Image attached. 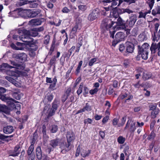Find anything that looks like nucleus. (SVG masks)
I'll use <instances>...</instances> for the list:
<instances>
[{
	"label": "nucleus",
	"instance_id": "obj_1",
	"mask_svg": "<svg viewBox=\"0 0 160 160\" xmlns=\"http://www.w3.org/2000/svg\"><path fill=\"white\" fill-rule=\"evenodd\" d=\"M60 105V101L56 99H55L52 104V107L49 109V105H46L44 108L43 111V113L47 116L46 120L48 119L50 117L53 116L55 113L58 107Z\"/></svg>",
	"mask_w": 160,
	"mask_h": 160
},
{
	"label": "nucleus",
	"instance_id": "obj_2",
	"mask_svg": "<svg viewBox=\"0 0 160 160\" xmlns=\"http://www.w3.org/2000/svg\"><path fill=\"white\" fill-rule=\"evenodd\" d=\"M28 71V70H25L24 71H19L17 70H15V71H11V83L13 85L16 87L19 86V83L16 79L20 76H25Z\"/></svg>",
	"mask_w": 160,
	"mask_h": 160
},
{
	"label": "nucleus",
	"instance_id": "obj_3",
	"mask_svg": "<svg viewBox=\"0 0 160 160\" xmlns=\"http://www.w3.org/2000/svg\"><path fill=\"white\" fill-rule=\"evenodd\" d=\"M24 29L19 30L18 31V33L20 35L22 36L21 40L23 42L27 43V44H29L32 43L33 41V39L30 38V35H27L25 33H23Z\"/></svg>",
	"mask_w": 160,
	"mask_h": 160
},
{
	"label": "nucleus",
	"instance_id": "obj_4",
	"mask_svg": "<svg viewBox=\"0 0 160 160\" xmlns=\"http://www.w3.org/2000/svg\"><path fill=\"white\" fill-rule=\"evenodd\" d=\"M12 101H14L13 99L11 98V110L13 112V113H16L17 115H19L20 114V111L21 106L20 104L17 103V101L15 102V103H12Z\"/></svg>",
	"mask_w": 160,
	"mask_h": 160
},
{
	"label": "nucleus",
	"instance_id": "obj_5",
	"mask_svg": "<svg viewBox=\"0 0 160 160\" xmlns=\"http://www.w3.org/2000/svg\"><path fill=\"white\" fill-rule=\"evenodd\" d=\"M72 148L71 143L69 142H62L60 145V148L62 150L61 152L65 153L66 152L70 150Z\"/></svg>",
	"mask_w": 160,
	"mask_h": 160
},
{
	"label": "nucleus",
	"instance_id": "obj_6",
	"mask_svg": "<svg viewBox=\"0 0 160 160\" xmlns=\"http://www.w3.org/2000/svg\"><path fill=\"white\" fill-rule=\"evenodd\" d=\"M114 23L111 19L105 18L102 21L101 26L104 29L108 30L111 28Z\"/></svg>",
	"mask_w": 160,
	"mask_h": 160
},
{
	"label": "nucleus",
	"instance_id": "obj_7",
	"mask_svg": "<svg viewBox=\"0 0 160 160\" xmlns=\"http://www.w3.org/2000/svg\"><path fill=\"white\" fill-rule=\"evenodd\" d=\"M99 10L98 8L93 9L88 17V20L92 21L97 18L99 16Z\"/></svg>",
	"mask_w": 160,
	"mask_h": 160
},
{
	"label": "nucleus",
	"instance_id": "obj_8",
	"mask_svg": "<svg viewBox=\"0 0 160 160\" xmlns=\"http://www.w3.org/2000/svg\"><path fill=\"white\" fill-rule=\"evenodd\" d=\"M119 0H102L100 2L104 6L108 5L111 7L116 6L119 3Z\"/></svg>",
	"mask_w": 160,
	"mask_h": 160
},
{
	"label": "nucleus",
	"instance_id": "obj_9",
	"mask_svg": "<svg viewBox=\"0 0 160 160\" xmlns=\"http://www.w3.org/2000/svg\"><path fill=\"white\" fill-rule=\"evenodd\" d=\"M12 57L16 59H18L21 63L25 62L27 59V55L24 53L13 54L12 55Z\"/></svg>",
	"mask_w": 160,
	"mask_h": 160
},
{
	"label": "nucleus",
	"instance_id": "obj_10",
	"mask_svg": "<svg viewBox=\"0 0 160 160\" xmlns=\"http://www.w3.org/2000/svg\"><path fill=\"white\" fill-rule=\"evenodd\" d=\"M41 12V10L38 9L29 10L27 14V16L29 18H33L38 16Z\"/></svg>",
	"mask_w": 160,
	"mask_h": 160
},
{
	"label": "nucleus",
	"instance_id": "obj_11",
	"mask_svg": "<svg viewBox=\"0 0 160 160\" xmlns=\"http://www.w3.org/2000/svg\"><path fill=\"white\" fill-rule=\"evenodd\" d=\"M125 37V35L123 32H118L115 35L114 41L116 43H118L119 42L124 41Z\"/></svg>",
	"mask_w": 160,
	"mask_h": 160
},
{
	"label": "nucleus",
	"instance_id": "obj_12",
	"mask_svg": "<svg viewBox=\"0 0 160 160\" xmlns=\"http://www.w3.org/2000/svg\"><path fill=\"white\" fill-rule=\"evenodd\" d=\"M11 64L13 65V66H11V69L15 68L17 69L23 70L25 68V65L24 63L19 64L11 61Z\"/></svg>",
	"mask_w": 160,
	"mask_h": 160
},
{
	"label": "nucleus",
	"instance_id": "obj_13",
	"mask_svg": "<svg viewBox=\"0 0 160 160\" xmlns=\"http://www.w3.org/2000/svg\"><path fill=\"white\" fill-rule=\"evenodd\" d=\"M0 70L8 74L10 73V66L6 63H3L0 65Z\"/></svg>",
	"mask_w": 160,
	"mask_h": 160
},
{
	"label": "nucleus",
	"instance_id": "obj_14",
	"mask_svg": "<svg viewBox=\"0 0 160 160\" xmlns=\"http://www.w3.org/2000/svg\"><path fill=\"white\" fill-rule=\"evenodd\" d=\"M66 138L67 142L71 143L75 139V136L73 132L68 131L67 133Z\"/></svg>",
	"mask_w": 160,
	"mask_h": 160
},
{
	"label": "nucleus",
	"instance_id": "obj_15",
	"mask_svg": "<svg viewBox=\"0 0 160 160\" xmlns=\"http://www.w3.org/2000/svg\"><path fill=\"white\" fill-rule=\"evenodd\" d=\"M23 33H25L27 35H29L30 36L35 37L38 36V33L36 30H35V28L31 29L30 31L24 29Z\"/></svg>",
	"mask_w": 160,
	"mask_h": 160
},
{
	"label": "nucleus",
	"instance_id": "obj_16",
	"mask_svg": "<svg viewBox=\"0 0 160 160\" xmlns=\"http://www.w3.org/2000/svg\"><path fill=\"white\" fill-rule=\"evenodd\" d=\"M42 21L39 19H32L28 22V24L31 26H38L40 25Z\"/></svg>",
	"mask_w": 160,
	"mask_h": 160
},
{
	"label": "nucleus",
	"instance_id": "obj_17",
	"mask_svg": "<svg viewBox=\"0 0 160 160\" xmlns=\"http://www.w3.org/2000/svg\"><path fill=\"white\" fill-rule=\"evenodd\" d=\"M132 16L129 18L128 21V25L130 27H132L137 20V17L136 14H132Z\"/></svg>",
	"mask_w": 160,
	"mask_h": 160
},
{
	"label": "nucleus",
	"instance_id": "obj_18",
	"mask_svg": "<svg viewBox=\"0 0 160 160\" xmlns=\"http://www.w3.org/2000/svg\"><path fill=\"white\" fill-rule=\"evenodd\" d=\"M20 147L19 145H17L14 148V149L11 152V156L16 157L18 155L20 154L19 149Z\"/></svg>",
	"mask_w": 160,
	"mask_h": 160
},
{
	"label": "nucleus",
	"instance_id": "obj_19",
	"mask_svg": "<svg viewBox=\"0 0 160 160\" xmlns=\"http://www.w3.org/2000/svg\"><path fill=\"white\" fill-rule=\"evenodd\" d=\"M126 50H134L135 45L131 42H127L125 43Z\"/></svg>",
	"mask_w": 160,
	"mask_h": 160
},
{
	"label": "nucleus",
	"instance_id": "obj_20",
	"mask_svg": "<svg viewBox=\"0 0 160 160\" xmlns=\"http://www.w3.org/2000/svg\"><path fill=\"white\" fill-rule=\"evenodd\" d=\"M61 140L59 139L56 138L51 140L50 144L53 148H55L58 146Z\"/></svg>",
	"mask_w": 160,
	"mask_h": 160
},
{
	"label": "nucleus",
	"instance_id": "obj_21",
	"mask_svg": "<svg viewBox=\"0 0 160 160\" xmlns=\"http://www.w3.org/2000/svg\"><path fill=\"white\" fill-rule=\"evenodd\" d=\"M36 155L38 159L39 160H41L42 157V154L41 148L40 147L38 146L36 149Z\"/></svg>",
	"mask_w": 160,
	"mask_h": 160
},
{
	"label": "nucleus",
	"instance_id": "obj_22",
	"mask_svg": "<svg viewBox=\"0 0 160 160\" xmlns=\"http://www.w3.org/2000/svg\"><path fill=\"white\" fill-rule=\"evenodd\" d=\"M13 117L18 121V122L22 123H24L25 122L27 121L28 118V117L27 115L24 116L22 118H19L18 116H15V115H13Z\"/></svg>",
	"mask_w": 160,
	"mask_h": 160
},
{
	"label": "nucleus",
	"instance_id": "obj_23",
	"mask_svg": "<svg viewBox=\"0 0 160 160\" xmlns=\"http://www.w3.org/2000/svg\"><path fill=\"white\" fill-rule=\"evenodd\" d=\"M138 53L141 55L142 59L146 60L148 58V52L147 51H138Z\"/></svg>",
	"mask_w": 160,
	"mask_h": 160
},
{
	"label": "nucleus",
	"instance_id": "obj_24",
	"mask_svg": "<svg viewBox=\"0 0 160 160\" xmlns=\"http://www.w3.org/2000/svg\"><path fill=\"white\" fill-rule=\"evenodd\" d=\"M118 25L122 26V28L124 29L125 27V22L120 17L119 18L117 22Z\"/></svg>",
	"mask_w": 160,
	"mask_h": 160
},
{
	"label": "nucleus",
	"instance_id": "obj_25",
	"mask_svg": "<svg viewBox=\"0 0 160 160\" xmlns=\"http://www.w3.org/2000/svg\"><path fill=\"white\" fill-rule=\"evenodd\" d=\"M152 76L151 72H144L143 73L142 78L144 80L149 79Z\"/></svg>",
	"mask_w": 160,
	"mask_h": 160
},
{
	"label": "nucleus",
	"instance_id": "obj_26",
	"mask_svg": "<svg viewBox=\"0 0 160 160\" xmlns=\"http://www.w3.org/2000/svg\"><path fill=\"white\" fill-rule=\"evenodd\" d=\"M160 42L158 44L153 43L151 45L150 48V50H156L158 49V50H160Z\"/></svg>",
	"mask_w": 160,
	"mask_h": 160
},
{
	"label": "nucleus",
	"instance_id": "obj_27",
	"mask_svg": "<svg viewBox=\"0 0 160 160\" xmlns=\"http://www.w3.org/2000/svg\"><path fill=\"white\" fill-rule=\"evenodd\" d=\"M91 153V150H82L81 153V156L83 157H85L88 156Z\"/></svg>",
	"mask_w": 160,
	"mask_h": 160
},
{
	"label": "nucleus",
	"instance_id": "obj_28",
	"mask_svg": "<svg viewBox=\"0 0 160 160\" xmlns=\"http://www.w3.org/2000/svg\"><path fill=\"white\" fill-rule=\"evenodd\" d=\"M83 42V39L82 38H80L78 39V42L77 44L76 48L78 50H79L80 49H82V47Z\"/></svg>",
	"mask_w": 160,
	"mask_h": 160
},
{
	"label": "nucleus",
	"instance_id": "obj_29",
	"mask_svg": "<svg viewBox=\"0 0 160 160\" xmlns=\"http://www.w3.org/2000/svg\"><path fill=\"white\" fill-rule=\"evenodd\" d=\"M2 112L7 114H9L10 112V109L7 106L4 105L2 106L1 108Z\"/></svg>",
	"mask_w": 160,
	"mask_h": 160
},
{
	"label": "nucleus",
	"instance_id": "obj_30",
	"mask_svg": "<svg viewBox=\"0 0 160 160\" xmlns=\"http://www.w3.org/2000/svg\"><path fill=\"white\" fill-rule=\"evenodd\" d=\"M155 33L156 32H154V34L152 35V37H153L152 40L154 41H158V40L160 38V29L159 30L157 36H156Z\"/></svg>",
	"mask_w": 160,
	"mask_h": 160
},
{
	"label": "nucleus",
	"instance_id": "obj_31",
	"mask_svg": "<svg viewBox=\"0 0 160 160\" xmlns=\"http://www.w3.org/2000/svg\"><path fill=\"white\" fill-rule=\"evenodd\" d=\"M138 47L139 49H141V50H144L145 49H148L149 47V45L148 43H145L142 45L141 47L139 45L138 46Z\"/></svg>",
	"mask_w": 160,
	"mask_h": 160
},
{
	"label": "nucleus",
	"instance_id": "obj_32",
	"mask_svg": "<svg viewBox=\"0 0 160 160\" xmlns=\"http://www.w3.org/2000/svg\"><path fill=\"white\" fill-rule=\"evenodd\" d=\"M159 111L158 108H157L154 110L152 111L151 112V116L152 118H154L156 117V115L158 114Z\"/></svg>",
	"mask_w": 160,
	"mask_h": 160
},
{
	"label": "nucleus",
	"instance_id": "obj_33",
	"mask_svg": "<svg viewBox=\"0 0 160 160\" xmlns=\"http://www.w3.org/2000/svg\"><path fill=\"white\" fill-rule=\"evenodd\" d=\"M15 90L16 91V92H13L12 94V96L13 98L17 100H19L21 98V95L19 94V92L16 90V89H15Z\"/></svg>",
	"mask_w": 160,
	"mask_h": 160
},
{
	"label": "nucleus",
	"instance_id": "obj_34",
	"mask_svg": "<svg viewBox=\"0 0 160 160\" xmlns=\"http://www.w3.org/2000/svg\"><path fill=\"white\" fill-rule=\"evenodd\" d=\"M78 28V25H75L74 27L73 28L71 32V34H73L72 35V38L76 36V33L77 31Z\"/></svg>",
	"mask_w": 160,
	"mask_h": 160
},
{
	"label": "nucleus",
	"instance_id": "obj_35",
	"mask_svg": "<svg viewBox=\"0 0 160 160\" xmlns=\"http://www.w3.org/2000/svg\"><path fill=\"white\" fill-rule=\"evenodd\" d=\"M53 98V96L52 93H48L46 95L45 99H47L48 102H50L52 100Z\"/></svg>",
	"mask_w": 160,
	"mask_h": 160
},
{
	"label": "nucleus",
	"instance_id": "obj_36",
	"mask_svg": "<svg viewBox=\"0 0 160 160\" xmlns=\"http://www.w3.org/2000/svg\"><path fill=\"white\" fill-rule=\"evenodd\" d=\"M138 40L140 41H143L147 39L146 36L145 34H140L138 38Z\"/></svg>",
	"mask_w": 160,
	"mask_h": 160
},
{
	"label": "nucleus",
	"instance_id": "obj_37",
	"mask_svg": "<svg viewBox=\"0 0 160 160\" xmlns=\"http://www.w3.org/2000/svg\"><path fill=\"white\" fill-rule=\"evenodd\" d=\"M140 81H139L137 83L133 84L135 88H139L140 87H143L145 86L144 83H142L140 84Z\"/></svg>",
	"mask_w": 160,
	"mask_h": 160
},
{
	"label": "nucleus",
	"instance_id": "obj_38",
	"mask_svg": "<svg viewBox=\"0 0 160 160\" xmlns=\"http://www.w3.org/2000/svg\"><path fill=\"white\" fill-rule=\"evenodd\" d=\"M34 146L33 144H32L29 147L27 151V153L28 155H31L32 152L33 151Z\"/></svg>",
	"mask_w": 160,
	"mask_h": 160
},
{
	"label": "nucleus",
	"instance_id": "obj_39",
	"mask_svg": "<svg viewBox=\"0 0 160 160\" xmlns=\"http://www.w3.org/2000/svg\"><path fill=\"white\" fill-rule=\"evenodd\" d=\"M125 140V138L122 136H119L117 139V141L118 143L121 144H123Z\"/></svg>",
	"mask_w": 160,
	"mask_h": 160
},
{
	"label": "nucleus",
	"instance_id": "obj_40",
	"mask_svg": "<svg viewBox=\"0 0 160 160\" xmlns=\"http://www.w3.org/2000/svg\"><path fill=\"white\" fill-rule=\"evenodd\" d=\"M128 42H131L132 43H135L136 42V39L133 35L129 36L128 38Z\"/></svg>",
	"mask_w": 160,
	"mask_h": 160
},
{
	"label": "nucleus",
	"instance_id": "obj_41",
	"mask_svg": "<svg viewBox=\"0 0 160 160\" xmlns=\"http://www.w3.org/2000/svg\"><path fill=\"white\" fill-rule=\"evenodd\" d=\"M1 99L2 101L6 102L8 105H10V98L9 97H7L4 96L1 97Z\"/></svg>",
	"mask_w": 160,
	"mask_h": 160
},
{
	"label": "nucleus",
	"instance_id": "obj_42",
	"mask_svg": "<svg viewBox=\"0 0 160 160\" xmlns=\"http://www.w3.org/2000/svg\"><path fill=\"white\" fill-rule=\"evenodd\" d=\"M135 122H132L130 128V132H133L136 129Z\"/></svg>",
	"mask_w": 160,
	"mask_h": 160
},
{
	"label": "nucleus",
	"instance_id": "obj_43",
	"mask_svg": "<svg viewBox=\"0 0 160 160\" xmlns=\"http://www.w3.org/2000/svg\"><path fill=\"white\" fill-rule=\"evenodd\" d=\"M58 126L56 125H53L52 126L51 130V132L52 133L56 132L58 130Z\"/></svg>",
	"mask_w": 160,
	"mask_h": 160
},
{
	"label": "nucleus",
	"instance_id": "obj_44",
	"mask_svg": "<svg viewBox=\"0 0 160 160\" xmlns=\"http://www.w3.org/2000/svg\"><path fill=\"white\" fill-rule=\"evenodd\" d=\"M35 1H29V3H30V7L32 8H36L37 7L38 5V4L36 3Z\"/></svg>",
	"mask_w": 160,
	"mask_h": 160
},
{
	"label": "nucleus",
	"instance_id": "obj_45",
	"mask_svg": "<svg viewBox=\"0 0 160 160\" xmlns=\"http://www.w3.org/2000/svg\"><path fill=\"white\" fill-rule=\"evenodd\" d=\"M83 86V83L82 82L79 85V88L77 92V93L78 95L81 94L82 92Z\"/></svg>",
	"mask_w": 160,
	"mask_h": 160
},
{
	"label": "nucleus",
	"instance_id": "obj_46",
	"mask_svg": "<svg viewBox=\"0 0 160 160\" xmlns=\"http://www.w3.org/2000/svg\"><path fill=\"white\" fill-rule=\"evenodd\" d=\"M10 126H8L4 127L3 129V132L6 134H9L10 133Z\"/></svg>",
	"mask_w": 160,
	"mask_h": 160
},
{
	"label": "nucleus",
	"instance_id": "obj_47",
	"mask_svg": "<svg viewBox=\"0 0 160 160\" xmlns=\"http://www.w3.org/2000/svg\"><path fill=\"white\" fill-rule=\"evenodd\" d=\"M155 136L156 134L154 132V131L152 130L150 135L148 136L147 139L148 140H150L152 139H153L155 137Z\"/></svg>",
	"mask_w": 160,
	"mask_h": 160
},
{
	"label": "nucleus",
	"instance_id": "obj_48",
	"mask_svg": "<svg viewBox=\"0 0 160 160\" xmlns=\"http://www.w3.org/2000/svg\"><path fill=\"white\" fill-rule=\"evenodd\" d=\"M87 6L85 5H80L78 6V8L80 10L84 11L87 8Z\"/></svg>",
	"mask_w": 160,
	"mask_h": 160
},
{
	"label": "nucleus",
	"instance_id": "obj_49",
	"mask_svg": "<svg viewBox=\"0 0 160 160\" xmlns=\"http://www.w3.org/2000/svg\"><path fill=\"white\" fill-rule=\"evenodd\" d=\"M84 109V112L85 111L89 112L90 111L91 109V107L89 106L88 103H87L86 104L85 106L82 108Z\"/></svg>",
	"mask_w": 160,
	"mask_h": 160
},
{
	"label": "nucleus",
	"instance_id": "obj_50",
	"mask_svg": "<svg viewBox=\"0 0 160 160\" xmlns=\"http://www.w3.org/2000/svg\"><path fill=\"white\" fill-rule=\"evenodd\" d=\"M30 48H31V50H36L38 48V46L35 45V44L34 43H31L29 44Z\"/></svg>",
	"mask_w": 160,
	"mask_h": 160
},
{
	"label": "nucleus",
	"instance_id": "obj_51",
	"mask_svg": "<svg viewBox=\"0 0 160 160\" xmlns=\"http://www.w3.org/2000/svg\"><path fill=\"white\" fill-rule=\"evenodd\" d=\"M11 47L12 49H15V50H22L23 49V48L22 47H18L13 43L11 44Z\"/></svg>",
	"mask_w": 160,
	"mask_h": 160
},
{
	"label": "nucleus",
	"instance_id": "obj_52",
	"mask_svg": "<svg viewBox=\"0 0 160 160\" xmlns=\"http://www.w3.org/2000/svg\"><path fill=\"white\" fill-rule=\"evenodd\" d=\"M129 147L128 146H126L125 147L123 152H124L125 154L126 155H128H128L130 154V153H129Z\"/></svg>",
	"mask_w": 160,
	"mask_h": 160
},
{
	"label": "nucleus",
	"instance_id": "obj_53",
	"mask_svg": "<svg viewBox=\"0 0 160 160\" xmlns=\"http://www.w3.org/2000/svg\"><path fill=\"white\" fill-rule=\"evenodd\" d=\"M82 61H81L79 63V64L78 67L77 68L76 72L77 74H78L80 72V70L81 69V67L82 64Z\"/></svg>",
	"mask_w": 160,
	"mask_h": 160
},
{
	"label": "nucleus",
	"instance_id": "obj_54",
	"mask_svg": "<svg viewBox=\"0 0 160 160\" xmlns=\"http://www.w3.org/2000/svg\"><path fill=\"white\" fill-rule=\"evenodd\" d=\"M56 61V58L55 56H54L51 59L50 62V64L51 65H53V64L55 63Z\"/></svg>",
	"mask_w": 160,
	"mask_h": 160
},
{
	"label": "nucleus",
	"instance_id": "obj_55",
	"mask_svg": "<svg viewBox=\"0 0 160 160\" xmlns=\"http://www.w3.org/2000/svg\"><path fill=\"white\" fill-rule=\"evenodd\" d=\"M133 11L132 10H131L128 8H126L125 9H123L122 12L123 13L127 12L128 14H130L132 13Z\"/></svg>",
	"mask_w": 160,
	"mask_h": 160
},
{
	"label": "nucleus",
	"instance_id": "obj_56",
	"mask_svg": "<svg viewBox=\"0 0 160 160\" xmlns=\"http://www.w3.org/2000/svg\"><path fill=\"white\" fill-rule=\"evenodd\" d=\"M98 91V89L97 88H95L93 89H92L89 91V93L91 95H93L96 93Z\"/></svg>",
	"mask_w": 160,
	"mask_h": 160
},
{
	"label": "nucleus",
	"instance_id": "obj_57",
	"mask_svg": "<svg viewBox=\"0 0 160 160\" xmlns=\"http://www.w3.org/2000/svg\"><path fill=\"white\" fill-rule=\"evenodd\" d=\"M12 38L13 39L17 40H21V38H22V36L20 35H19V36L18 35H14L12 36Z\"/></svg>",
	"mask_w": 160,
	"mask_h": 160
},
{
	"label": "nucleus",
	"instance_id": "obj_58",
	"mask_svg": "<svg viewBox=\"0 0 160 160\" xmlns=\"http://www.w3.org/2000/svg\"><path fill=\"white\" fill-rule=\"evenodd\" d=\"M150 108V110H154L157 108V105L156 104H150L149 106Z\"/></svg>",
	"mask_w": 160,
	"mask_h": 160
},
{
	"label": "nucleus",
	"instance_id": "obj_59",
	"mask_svg": "<svg viewBox=\"0 0 160 160\" xmlns=\"http://www.w3.org/2000/svg\"><path fill=\"white\" fill-rule=\"evenodd\" d=\"M96 61V58H93L91 59L89 61L88 65L90 66H92Z\"/></svg>",
	"mask_w": 160,
	"mask_h": 160
},
{
	"label": "nucleus",
	"instance_id": "obj_60",
	"mask_svg": "<svg viewBox=\"0 0 160 160\" xmlns=\"http://www.w3.org/2000/svg\"><path fill=\"white\" fill-rule=\"evenodd\" d=\"M119 119L116 118H114L112 121V123L113 126H116L117 125Z\"/></svg>",
	"mask_w": 160,
	"mask_h": 160
},
{
	"label": "nucleus",
	"instance_id": "obj_61",
	"mask_svg": "<svg viewBox=\"0 0 160 160\" xmlns=\"http://www.w3.org/2000/svg\"><path fill=\"white\" fill-rule=\"evenodd\" d=\"M88 91L89 89L86 86H84V92L83 94L84 96H85L88 93Z\"/></svg>",
	"mask_w": 160,
	"mask_h": 160
},
{
	"label": "nucleus",
	"instance_id": "obj_62",
	"mask_svg": "<svg viewBox=\"0 0 160 160\" xmlns=\"http://www.w3.org/2000/svg\"><path fill=\"white\" fill-rule=\"evenodd\" d=\"M92 122V119L88 118L85 119L84 121V123L86 124V123L91 124Z\"/></svg>",
	"mask_w": 160,
	"mask_h": 160
},
{
	"label": "nucleus",
	"instance_id": "obj_63",
	"mask_svg": "<svg viewBox=\"0 0 160 160\" xmlns=\"http://www.w3.org/2000/svg\"><path fill=\"white\" fill-rule=\"evenodd\" d=\"M80 152V146L79 145L78 146L77 148V150H76V154H75L76 157H78L79 155Z\"/></svg>",
	"mask_w": 160,
	"mask_h": 160
},
{
	"label": "nucleus",
	"instance_id": "obj_64",
	"mask_svg": "<svg viewBox=\"0 0 160 160\" xmlns=\"http://www.w3.org/2000/svg\"><path fill=\"white\" fill-rule=\"evenodd\" d=\"M47 6L48 8L51 9L53 7V5L52 2L50 1L47 3Z\"/></svg>",
	"mask_w": 160,
	"mask_h": 160
}]
</instances>
